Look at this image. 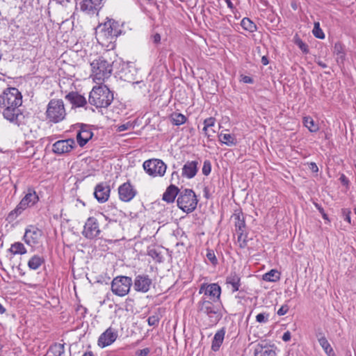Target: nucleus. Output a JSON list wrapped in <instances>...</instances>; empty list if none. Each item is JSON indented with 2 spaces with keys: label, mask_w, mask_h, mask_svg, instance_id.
<instances>
[{
  "label": "nucleus",
  "mask_w": 356,
  "mask_h": 356,
  "mask_svg": "<svg viewBox=\"0 0 356 356\" xmlns=\"http://www.w3.org/2000/svg\"><path fill=\"white\" fill-rule=\"evenodd\" d=\"M22 104V95L16 88H7L0 95V113L17 125L24 123V115L19 108Z\"/></svg>",
  "instance_id": "nucleus-1"
},
{
  "label": "nucleus",
  "mask_w": 356,
  "mask_h": 356,
  "mask_svg": "<svg viewBox=\"0 0 356 356\" xmlns=\"http://www.w3.org/2000/svg\"><path fill=\"white\" fill-rule=\"evenodd\" d=\"M113 100V93L106 85L94 86L89 95L88 102L97 108H106Z\"/></svg>",
  "instance_id": "nucleus-2"
},
{
  "label": "nucleus",
  "mask_w": 356,
  "mask_h": 356,
  "mask_svg": "<svg viewBox=\"0 0 356 356\" xmlns=\"http://www.w3.org/2000/svg\"><path fill=\"white\" fill-rule=\"evenodd\" d=\"M93 79L98 83H102L106 79L110 77L113 67L111 62L104 56H99L90 63Z\"/></svg>",
  "instance_id": "nucleus-3"
},
{
  "label": "nucleus",
  "mask_w": 356,
  "mask_h": 356,
  "mask_svg": "<svg viewBox=\"0 0 356 356\" xmlns=\"http://www.w3.org/2000/svg\"><path fill=\"white\" fill-rule=\"evenodd\" d=\"M39 201V197L33 188H29L15 209L8 215L6 220L9 222L15 220L26 208L34 206Z\"/></svg>",
  "instance_id": "nucleus-4"
},
{
  "label": "nucleus",
  "mask_w": 356,
  "mask_h": 356,
  "mask_svg": "<svg viewBox=\"0 0 356 356\" xmlns=\"http://www.w3.org/2000/svg\"><path fill=\"white\" fill-rule=\"evenodd\" d=\"M66 114L62 99H52L49 101L45 113L47 120L52 123H58L65 118Z\"/></svg>",
  "instance_id": "nucleus-5"
},
{
  "label": "nucleus",
  "mask_w": 356,
  "mask_h": 356,
  "mask_svg": "<svg viewBox=\"0 0 356 356\" xmlns=\"http://www.w3.org/2000/svg\"><path fill=\"white\" fill-rule=\"evenodd\" d=\"M177 203L180 209L188 213L195 209L197 204V199L193 190L186 188L179 192Z\"/></svg>",
  "instance_id": "nucleus-6"
},
{
  "label": "nucleus",
  "mask_w": 356,
  "mask_h": 356,
  "mask_svg": "<svg viewBox=\"0 0 356 356\" xmlns=\"http://www.w3.org/2000/svg\"><path fill=\"white\" fill-rule=\"evenodd\" d=\"M132 284L130 277L117 276L111 282V291L115 295L124 297L129 293Z\"/></svg>",
  "instance_id": "nucleus-7"
},
{
  "label": "nucleus",
  "mask_w": 356,
  "mask_h": 356,
  "mask_svg": "<svg viewBox=\"0 0 356 356\" xmlns=\"http://www.w3.org/2000/svg\"><path fill=\"white\" fill-rule=\"evenodd\" d=\"M215 302H213L212 300L209 301L202 299L199 302L198 306L199 311L206 314L212 324H216L221 318L219 308L214 305Z\"/></svg>",
  "instance_id": "nucleus-8"
},
{
  "label": "nucleus",
  "mask_w": 356,
  "mask_h": 356,
  "mask_svg": "<svg viewBox=\"0 0 356 356\" xmlns=\"http://www.w3.org/2000/svg\"><path fill=\"white\" fill-rule=\"evenodd\" d=\"M143 168L150 176L162 177L166 171L167 166L162 160L152 158L144 162Z\"/></svg>",
  "instance_id": "nucleus-9"
},
{
  "label": "nucleus",
  "mask_w": 356,
  "mask_h": 356,
  "mask_svg": "<svg viewBox=\"0 0 356 356\" xmlns=\"http://www.w3.org/2000/svg\"><path fill=\"white\" fill-rule=\"evenodd\" d=\"M232 218L234 220L235 231L237 234L238 242L240 243V247L244 248L246 245V225L245 218L241 212L234 213Z\"/></svg>",
  "instance_id": "nucleus-10"
},
{
  "label": "nucleus",
  "mask_w": 356,
  "mask_h": 356,
  "mask_svg": "<svg viewBox=\"0 0 356 356\" xmlns=\"http://www.w3.org/2000/svg\"><path fill=\"white\" fill-rule=\"evenodd\" d=\"M101 229L99 222L97 218H88L83 226L82 235L88 239H94L99 237Z\"/></svg>",
  "instance_id": "nucleus-11"
},
{
  "label": "nucleus",
  "mask_w": 356,
  "mask_h": 356,
  "mask_svg": "<svg viewBox=\"0 0 356 356\" xmlns=\"http://www.w3.org/2000/svg\"><path fill=\"white\" fill-rule=\"evenodd\" d=\"M152 284V280L149 275L139 274L135 277L132 285L136 291L145 293L149 291Z\"/></svg>",
  "instance_id": "nucleus-12"
},
{
  "label": "nucleus",
  "mask_w": 356,
  "mask_h": 356,
  "mask_svg": "<svg viewBox=\"0 0 356 356\" xmlns=\"http://www.w3.org/2000/svg\"><path fill=\"white\" fill-rule=\"evenodd\" d=\"M199 293H204L205 296H210L213 302H218L220 298L221 288L216 283L209 284H204L201 286Z\"/></svg>",
  "instance_id": "nucleus-13"
},
{
  "label": "nucleus",
  "mask_w": 356,
  "mask_h": 356,
  "mask_svg": "<svg viewBox=\"0 0 356 356\" xmlns=\"http://www.w3.org/2000/svg\"><path fill=\"white\" fill-rule=\"evenodd\" d=\"M42 235V231L41 229L31 225L26 228L24 239L26 244L33 246L39 243Z\"/></svg>",
  "instance_id": "nucleus-14"
},
{
  "label": "nucleus",
  "mask_w": 356,
  "mask_h": 356,
  "mask_svg": "<svg viewBox=\"0 0 356 356\" xmlns=\"http://www.w3.org/2000/svg\"><path fill=\"white\" fill-rule=\"evenodd\" d=\"M118 332L111 327H108L98 339V346L105 348L111 345L118 338Z\"/></svg>",
  "instance_id": "nucleus-15"
},
{
  "label": "nucleus",
  "mask_w": 356,
  "mask_h": 356,
  "mask_svg": "<svg viewBox=\"0 0 356 356\" xmlns=\"http://www.w3.org/2000/svg\"><path fill=\"white\" fill-rule=\"evenodd\" d=\"M118 194L122 201L129 202L136 196V191L130 182L127 181L120 186Z\"/></svg>",
  "instance_id": "nucleus-16"
},
{
  "label": "nucleus",
  "mask_w": 356,
  "mask_h": 356,
  "mask_svg": "<svg viewBox=\"0 0 356 356\" xmlns=\"http://www.w3.org/2000/svg\"><path fill=\"white\" fill-rule=\"evenodd\" d=\"M75 146L74 139L70 138L67 140H58L53 145V152L58 154L67 153L70 152Z\"/></svg>",
  "instance_id": "nucleus-17"
},
{
  "label": "nucleus",
  "mask_w": 356,
  "mask_h": 356,
  "mask_svg": "<svg viewBox=\"0 0 356 356\" xmlns=\"http://www.w3.org/2000/svg\"><path fill=\"white\" fill-rule=\"evenodd\" d=\"M93 136L91 129L86 124H81L76 134V140L81 147H83Z\"/></svg>",
  "instance_id": "nucleus-18"
},
{
  "label": "nucleus",
  "mask_w": 356,
  "mask_h": 356,
  "mask_svg": "<svg viewBox=\"0 0 356 356\" xmlns=\"http://www.w3.org/2000/svg\"><path fill=\"white\" fill-rule=\"evenodd\" d=\"M65 98L72 104V108L83 107L87 104L86 97L77 92H70L65 95Z\"/></svg>",
  "instance_id": "nucleus-19"
},
{
  "label": "nucleus",
  "mask_w": 356,
  "mask_h": 356,
  "mask_svg": "<svg viewBox=\"0 0 356 356\" xmlns=\"http://www.w3.org/2000/svg\"><path fill=\"white\" fill-rule=\"evenodd\" d=\"M110 191L109 186L102 183L95 187L94 195L99 202L104 203L108 200Z\"/></svg>",
  "instance_id": "nucleus-20"
},
{
  "label": "nucleus",
  "mask_w": 356,
  "mask_h": 356,
  "mask_svg": "<svg viewBox=\"0 0 356 356\" xmlns=\"http://www.w3.org/2000/svg\"><path fill=\"white\" fill-rule=\"evenodd\" d=\"M225 284L232 293L239 290L241 286V277L236 272H232L226 278Z\"/></svg>",
  "instance_id": "nucleus-21"
},
{
  "label": "nucleus",
  "mask_w": 356,
  "mask_h": 356,
  "mask_svg": "<svg viewBox=\"0 0 356 356\" xmlns=\"http://www.w3.org/2000/svg\"><path fill=\"white\" fill-rule=\"evenodd\" d=\"M111 33L110 29H108V26H107L105 22L103 27L97 33V40L103 45H105L106 42H112L113 40L116 38V36H114Z\"/></svg>",
  "instance_id": "nucleus-22"
},
{
  "label": "nucleus",
  "mask_w": 356,
  "mask_h": 356,
  "mask_svg": "<svg viewBox=\"0 0 356 356\" xmlns=\"http://www.w3.org/2000/svg\"><path fill=\"white\" fill-rule=\"evenodd\" d=\"M197 165L198 162L196 161L187 162L182 168V176L188 179L194 177L197 172Z\"/></svg>",
  "instance_id": "nucleus-23"
},
{
  "label": "nucleus",
  "mask_w": 356,
  "mask_h": 356,
  "mask_svg": "<svg viewBox=\"0 0 356 356\" xmlns=\"http://www.w3.org/2000/svg\"><path fill=\"white\" fill-rule=\"evenodd\" d=\"M276 348L274 346L258 345L254 350V356H276Z\"/></svg>",
  "instance_id": "nucleus-24"
},
{
  "label": "nucleus",
  "mask_w": 356,
  "mask_h": 356,
  "mask_svg": "<svg viewBox=\"0 0 356 356\" xmlns=\"http://www.w3.org/2000/svg\"><path fill=\"white\" fill-rule=\"evenodd\" d=\"M180 191L176 186L171 184L163 193V200L168 203L173 202Z\"/></svg>",
  "instance_id": "nucleus-25"
},
{
  "label": "nucleus",
  "mask_w": 356,
  "mask_h": 356,
  "mask_svg": "<svg viewBox=\"0 0 356 356\" xmlns=\"http://www.w3.org/2000/svg\"><path fill=\"white\" fill-rule=\"evenodd\" d=\"M225 334V331L223 328L219 330L214 335L212 344L211 349L212 350L216 352L219 350L220 346L222 345L224 337Z\"/></svg>",
  "instance_id": "nucleus-26"
},
{
  "label": "nucleus",
  "mask_w": 356,
  "mask_h": 356,
  "mask_svg": "<svg viewBox=\"0 0 356 356\" xmlns=\"http://www.w3.org/2000/svg\"><path fill=\"white\" fill-rule=\"evenodd\" d=\"M318 338V341L322 348L324 350L325 353L327 356H336L332 348L331 347L330 343L327 340V339L321 334L319 333L316 335Z\"/></svg>",
  "instance_id": "nucleus-27"
},
{
  "label": "nucleus",
  "mask_w": 356,
  "mask_h": 356,
  "mask_svg": "<svg viewBox=\"0 0 356 356\" xmlns=\"http://www.w3.org/2000/svg\"><path fill=\"white\" fill-rule=\"evenodd\" d=\"M216 120L213 118H208L204 120V127L202 129L203 132L208 137H211L215 134V131L212 129L214 126Z\"/></svg>",
  "instance_id": "nucleus-28"
},
{
  "label": "nucleus",
  "mask_w": 356,
  "mask_h": 356,
  "mask_svg": "<svg viewBox=\"0 0 356 356\" xmlns=\"http://www.w3.org/2000/svg\"><path fill=\"white\" fill-rule=\"evenodd\" d=\"M169 119L173 125L179 126L186 122L187 118L181 113L175 112L170 115Z\"/></svg>",
  "instance_id": "nucleus-29"
},
{
  "label": "nucleus",
  "mask_w": 356,
  "mask_h": 356,
  "mask_svg": "<svg viewBox=\"0 0 356 356\" xmlns=\"http://www.w3.org/2000/svg\"><path fill=\"white\" fill-rule=\"evenodd\" d=\"M44 262L43 257L34 255L28 261V266L31 270H37Z\"/></svg>",
  "instance_id": "nucleus-30"
},
{
  "label": "nucleus",
  "mask_w": 356,
  "mask_h": 356,
  "mask_svg": "<svg viewBox=\"0 0 356 356\" xmlns=\"http://www.w3.org/2000/svg\"><path fill=\"white\" fill-rule=\"evenodd\" d=\"M80 8L83 12L89 15H93L97 12L90 0H83L80 4Z\"/></svg>",
  "instance_id": "nucleus-31"
},
{
  "label": "nucleus",
  "mask_w": 356,
  "mask_h": 356,
  "mask_svg": "<svg viewBox=\"0 0 356 356\" xmlns=\"http://www.w3.org/2000/svg\"><path fill=\"white\" fill-rule=\"evenodd\" d=\"M241 25L243 29L250 33H254L257 30V25L248 17H244L241 20Z\"/></svg>",
  "instance_id": "nucleus-32"
},
{
  "label": "nucleus",
  "mask_w": 356,
  "mask_h": 356,
  "mask_svg": "<svg viewBox=\"0 0 356 356\" xmlns=\"http://www.w3.org/2000/svg\"><path fill=\"white\" fill-rule=\"evenodd\" d=\"M303 124L311 132H316L318 130V125L310 116L303 118Z\"/></svg>",
  "instance_id": "nucleus-33"
},
{
  "label": "nucleus",
  "mask_w": 356,
  "mask_h": 356,
  "mask_svg": "<svg viewBox=\"0 0 356 356\" xmlns=\"http://www.w3.org/2000/svg\"><path fill=\"white\" fill-rule=\"evenodd\" d=\"M280 279V273L275 269H272L263 275V280L268 282H277Z\"/></svg>",
  "instance_id": "nucleus-34"
},
{
  "label": "nucleus",
  "mask_w": 356,
  "mask_h": 356,
  "mask_svg": "<svg viewBox=\"0 0 356 356\" xmlns=\"http://www.w3.org/2000/svg\"><path fill=\"white\" fill-rule=\"evenodd\" d=\"M219 139L222 143L227 145H234L236 141L235 136L230 134H220L219 135Z\"/></svg>",
  "instance_id": "nucleus-35"
},
{
  "label": "nucleus",
  "mask_w": 356,
  "mask_h": 356,
  "mask_svg": "<svg viewBox=\"0 0 356 356\" xmlns=\"http://www.w3.org/2000/svg\"><path fill=\"white\" fill-rule=\"evenodd\" d=\"M10 252L14 254H23L26 252V250L24 245L19 242L15 243L13 244L10 248Z\"/></svg>",
  "instance_id": "nucleus-36"
},
{
  "label": "nucleus",
  "mask_w": 356,
  "mask_h": 356,
  "mask_svg": "<svg viewBox=\"0 0 356 356\" xmlns=\"http://www.w3.org/2000/svg\"><path fill=\"white\" fill-rule=\"evenodd\" d=\"M49 351L52 353L54 356H63L64 345L61 343H55L50 347Z\"/></svg>",
  "instance_id": "nucleus-37"
},
{
  "label": "nucleus",
  "mask_w": 356,
  "mask_h": 356,
  "mask_svg": "<svg viewBox=\"0 0 356 356\" xmlns=\"http://www.w3.org/2000/svg\"><path fill=\"white\" fill-rule=\"evenodd\" d=\"M106 25L108 26V29H110V33L111 34H113V35L116 36V38L120 34V31L118 29V23L115 22L113 19H110L108 22H106Z\"/></svg>",
  "instance_id": "nucleus-38"
},
{
  "label": "nucleus",
  "mask_w": 356,
  "mask_h": 356,
  "mask_svg": "<svg viewBox=\"0 0 356 356\" xmlns=\"http://www.w3.org/2000/svg\"><path fill=\"white\" fill-rule=\"evenodd\" d=\"M294 43L303 53L307 54L309 52L308 45L305 44L297 35L294 37Z\"/></svg>",
  "instance_id": "nucleus-39"
},
{
  "label": "nucleus",
  "mask_w": 356,
  "mask_h": 356,
  "mask_svg": "<svg viewBox=\"0 0 356 356\" xmlns=\"http://www.w3.org/2000/svg\"><path fill=\"white\" fill-rule=\"evenodd\" d=\"M314 35L319 39L325 38V34L322 29L320 27V24L318 22H314V29L312 31Z\"/></svg>",
  "instance_id": "nucleus-40"
},
{
  "label": "nucleus",
  "mask_w": 356,
  "mask_h": 356,
  "mask_svg": "<svg viewBox=\"0 0 356 356\" xmlns=\"http://www.w3.org/2000/svg\"><path fill=\"white\" fill-rule=\"evenodd\" d=\"M334 54H337L341 59H343L345 57V53L343 51V47L340 42H337L334 46Z\"/></svg>",
  "instance_id": "nucleus-41"
},
{
  "label": "nucleus",
  "mask_w": 356,
  "mask_h": 356,
  "mask_svg": "<svg viewBox=\"0 0 356 356\" xmlns=\"http://www.w3.org/2000/svg\"><path fill=\"white\" fill-rule=\"evenodd\" d=\"M269 316L268 313H260L256 316V321L259 323H266L269 321Z\"/></svg>",
  "instance_id": "nucleus-42"
},
{
  "label": "nucleus",
  "mask_w": 356,
  "mask_h": 356,
  "mask_svg": "<svg viewBox=\"0 0 356 356\" xmlns=\"http://www.w3.org/2000/svg\"><path fill=\"white\" fill-rule=\"evenodd\" d=\"M207 259L213 264L216 265L218 263V259L215 255V253L213 250H209L207 252Z\"/></svg>",
  "instance_id": "nucleus-43"
},
{
  "label": "nucleus",
  "mask_w": 356,
  "mask_h": 356,
  "mask_svg": "<svg viewBox=\"0 0 356 356\" xmlns=\"http://www.w3.org/2000/svg\"><path fill=\"white\" fill-rule=\"evenodd\" d=\"M211 164L210 163L209 161H204V165H203V167H202V173L207 176L210 174L211 172Z\"/></svg>",
  "instance_id": "nucleus-44"
},
{
  "label": "nucleus",
  "mask_w": 356,
  "mask_h": 356,
  "mask_svg": "<svg viewBox=\"0 0 356 356\" xmlns=\"http://www.w3.org/2000/svg\"><path fill=\"white\" fill-rule=\"evenodd\" d=\"M149 256L152 257L156 261L161 262L162 259V256L159 252H157L155 250H150L148 252Z\"/></svg>",
  "instance_id": "nucleus-45"
},
{
  "label": "nucleus",
  "mask_w": 356,
  "mask_h": 356,
  "mask_svg": "<svg viewBox=\"0 0 356 356\" xmlns=\"http://www.w3.org/2000/svg\"><path fill=\"white\" fill-rule=\"evenodd\" d=\"M159 317L157 316H155V315L150 316L147 318L148 325H150V326L157 325L158 323H159Z\"/></svg>",
  "instance_id": "nucleus-46"
},
{
  "label": "nucleus",
  "mask_w": 356,
  "mask_h": 356,
  "mask_svg": "<svg viewBox=\"0 0 356 356\" xmlns=\"http://www.w3.org/2000/svg\"><path fill=\"white\" fill-rule=\"evenodd\" d=\"M289 306L287 305H282L277 311V314L279 315V316H283L284 314H286L288 311H289Z\"/></svg>",
  "instance_id": "nucleus-47"
},
{
  "label": "nucleus",
  "mask_w": 356,
  "mask_h": 356,
  "mask_svg": "<svg viewBox=\"0 0 356 356\" xmlns=\"http://www.w3.org/2000/svg\"><path fill=\"white\" fill-rule=\"evenodd\" d=\"M149 352L150 349L145 348L144 349L137 350L136 355V356H147Z\"/></svg>",
  "instance_id": "nucleus-48"
},
{
  "label": "nucleus",
  "mask_w": 356,
  "mask_h": 356,
  "mask_svg": "<svg viewBox=\"0 0 356 356\" xmlns=\"http://www.w3.org/2000/svg\"><path fill=\"white\" fill-rule=\"evenodd\" d=\"M291 338V334L289 331L285 332L282 337V340L285 342L290 341Z\"/></svg>",
  "instance_id": "nucleus-49"
},
{
  "label": "nucleus",
  "mask_w": 356,
  "mask_h": 356,
  "mask_svg": "<svg viewBox=\"0 0 356 356\" xmlns=\"http://www.w3.org/2000/svg\"><path fill=\"white\" fill-rule=\"evenodd\" d=\"M241 80L245 83H253V82H254L253 79L250 76H245V75L242 76Z\"/></svg>",
  "instance_id": "nucleus-50"
},
{
  "label": "nucleus",
  "mask_w": 356,
  "mask_h": 356,
  "mask_svg": "<svg viewBox=\"0 0 356 356\" xmlns=\"http://www.w3.org/2000/svg\"><path fill=\"white\" fill-rule=\"evenodd\" d=\"M92 2V6H95V9L97 10L100 8V4L102 0H90Z\"/></svg>",
  "instance_id": "nucleus-51"
},
{
  "label": "nucleus",
  "mask_w": 356,
  "mask_h": 356,
  "mask_svg": "<svg viewBox=\"0 0 356 356\" xmlns=\"http://www.w3.org/2000/svg\"><path fill=\"white\" fill-rule=\"evenodd\" d=\"M309 168L313 172H317L318 171V168L315 163H309Z\"/></svg>",
  "instance_id": "nucleus-52"
},
{
  "label": "nucleus",
  "mask_w": 356,
  "mask_h": 356,
  "mask_svg": "<svg viewBox=\"0 0 356 356\" xmlns=\"http://www.w3.org/2000/svg\"><path fill=\"white\" fill-rule=\"evenodd\" d=\"M152 40H153V42L155 43V44H158L161 41V35L159 33H155L154 35H152Z\"/></svg>",
  "instance_id": "nucleus-53"
},
{
  "label": "nucleus",
  "mask_w": 356,
  "mask_h": 356,
  "mask_svg": "<svg viewBox=\"0 0 356 356\" xmlns=\"http://www.w3.org/2000/svg\"><path fill=\"white\" fill-rule=\"evenodd\" d=\"M129 124L127 123V124H121L118 127V131H125L127 129H128L129 127Z\"/></svg>",
  "instance_id": "nucleus-54"
},
{
  "label": "nucleus",
  "mask_w": 356,
  "mask_h": 356,
  "mask_svg": "<svg viewBox=\"0 0 356 356\" xmlns=\"http://www.w3.org/2000/svg\"><path fill=\"white\" fill-rule=\"evenodd\" d=\"M316 63L322 68H326L327 67V64L322 60H318L316 61Z\"/></svg>",
  "instance_id": "nucleus-55"
},
{
  "label": "nucleus",
  "mask_w": 356,
  "mask_h": 356,
  "mask_svg": "<svg viewBox=\"0 0 356 356\" xmlns=\"http://www.w3.org/2000/svg\"><path fill=\"white\" fill-rule=\"evenodd\" d=\"M350 212L348 211L347 213L346 214L345 218H344L345 220H346L348 223L351 222V218H350Z\"/></svg>",
  "instance_id": "nucleus-56"
},
{
  "label": "nucleus",
  "mask_w": 356,
  "mask_h": 356,
  "mask_svg": "<svg viewBox=\"0 0 356 356\" xmlns=\"http://www.w3.org/2000/svg\"><path fill=\"white\" fill-rule=\"evenodd\" d=\"M261 63H262L264 65H268V58H267V57H266V56H263V57L261 58Z\"/></svg>",
  "instance_id": "nucleus-57"
},
{
  "label": "nucleus",
  "mask_w": 356,
  "mask_h": 356,
  "mask_svg": "<svg viewBox=\"0 0 356 356\" xmlns=\"http://www.w3.org/2000/svg\"><path fill=\"white\" fill-rule=\"evenodd\" d=\"M340 179H341V182H342L343 184H348V181L347 178H346L344 175H342V176L340 177Z\"/></svg>",
  "instance_id": "nucleus-58"
},
{
  "label": "nucleus",
  "mask_w": 356,
  "mask_h": 356,
  "mask_svg": "<svg viewBox=\"0 0 356 356\" xmlns=\"http://www.w3.org/2000/svg\"><path fill=\"white\" fill-rule=\"evenodd\" d=\"M225 1L227 3L228 8H229L231 9L234 8V5H233L232 2L231 1V0H225Z\"/></svg>",
  "instance_id": "nucleus-59"
},
{
  "label": "nucleus",
  "mask_w": 356,
  "mask_h": 356,
  "mask_svg": "<svg viewBox=\"0 0 356 356\" xmlns=\"http://www.w3.org/2000/svg\"><path fill=\"white\" fill-rule=\"evenodd\" d=\"M82 356H95L90 351L85 353Z\"/></svg>",
  "instance_id": "nucleus-60"
},
{
  "label": "nucleus",
  "mask_w": 356,
  "mask_h": 356,
  "mask_svg": "<svg viewBox=\"0 0 356 356\" xmlns=\"http://www.w3.org/2000/svg\"><path fill=\"white\" fill-rule=\"evenodd\" d=\"M6 312V309L0 304V314H2Z\"/></svg>",
  "instance_id": "nucleus-61"
},
{
  "label": "nucleus",
  "mask_w": 356,
  "mask_h": 356,
  "mask_svg": "<svg viewBox=\"0 0 356 356\" xmlns=\"http://www.w3.org/2000/svg\"><path fill=\"white\" fill-rule=\"evenodd\" d=\"M59 3L63 4L65 2H68L69 0H56Z\"/></svg>",
  "instance_id": "nucleus-62"
},
{
  "label": "nucleus",
  "mask_w": 356,
  "mask_h": 356,
  "mask_svg": "<svg viewBox=\"0 0 356 356\" xmlns=\"http://www.w3.org/2000/svg\"><path fill=\"white\" fill-rule=\"evenodd\" d=\"M316 207L318 208V211L322 213L324 212V210L323 208H321V207H318V204L316 205Z\"/></svg>",
  "instance_id": "nucleus-63"
},
{
  "label": "nucleus",
  "mask_w": 356,
  "mask_h": 356,
  "mask_svg": "<svg viewBox=\"0 0 356 356\" xmlns=\"http://www.w3.org/2000/svg\"><path fill=\"white\" fill-rule=\"evenodd\" d=\"M322 215H323V218L324 219H327V215H326L324 212H323V213H322Z\"/></svg>",
  "instance_id": "nucleus-64"
}]
</instances>
